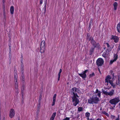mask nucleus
<instances>
[{"label":"nucleus","mask_w":120,"mask_h":120,"mask_svg":"<svg viewBox=\"0 0 120 120\" xmlns=\"http://www.w3.org/2000/svg\"><path fill=\"white\" fill-rule=\"evenodd\" d=\"M3 13H4V19H6V16L5 14V6H4L3 5Z\"/></svg>","instance_id":"25"},{"label":"nucleus","mask_w":120,"mask_h":120,"mask_svg":"<svg viewBox=\"0 0 120 120\" xmlns=\"http://www.w3.org/2000/svg\"><path fill=\"white\" fill-rule=\"evenodd\" d=\"M79 90L78 88L74 87L72 89L71 92V95H72V96H78L76 92H79Z\"/></svg>","instance_id":"4"},{"label":"nucleus","mask_w":120,"mask_h":120,"mask_svg":"<svg viewBox=\"0 0 120 120\" xmlns=\"http://www.w3.org/2000/svg\"><path fill=\"white\" fill-rule=\"evenodd\" d=\"M43 0H40V4H41L42 3V1Z\"/></svg>","instance_id":"45"},{"label":"nucleus","mask_w":120,"mask_h":120,"mask_svg":"<svg viewBox=\"0 0 120 120\" xmlns=\"http://www.w3.org/2000/svg\"><path fill=\"white\" fill-rule=\"evenodd\" d=\"M9 53H11V50H9Z\"/></svg>","instance_id":"57"},{"label":"nucleus","mask_w":120,"mask_h":120,"mask_svg":"<svg viewBox=\"0 0 120 120\" xmlns=\"http://www.w3.org/2000/svg\"><path fill=\"white\" fill-rule=\"evenodd\" d=\"M116 120H119V115H118V118H116Z\"/></svg>","instance_id":"55"},{"label":"nucleus","mask_w":120,"mask_h":120,"mask_svg":"<svg viewBox=\"0 0 120 120\" xmlns=\"http://www.w3.org/2000/svg\"><path fill=\"white\" fill-rule=\"evenodd\" d=\"M88 70H85V71H83V72L85 73L86 74V73L88 71Z\"/></svg>","instance_id":"51"},{"label":"nucleus","mask_w":120,"mask_h":120,"mask_svg":"<svg viewBox=\"0 0 120 120\" xmlns=\"http://www.w3.org/2000/svg\"><path fill=\"white\" fill-rule=\"evenodd\" d=\"M118 5V4L116 2H115L113 4V6H114V10H116L117 9V6Z\"/></svg>","instance_id":"16"},{"label":"nucleus","mask_w":120,"mask_h":120,"mask_svg":"<svg viewBox=\"0 0 120 120\" xmlns=\"http://www.w3.org/2000/svg\"><path fill=\"white\" fill-rule=\"evenodd\" d=\"M114 90H112L111 91L109 92L110 96H112L114 93Z\"/></svg>","instance_id":"26"},{"label":"nucleus","mask_w":120,"mask_h":120,"mask_svg":"<svg viewBox=\"0 0 120 120\" xmlns=\"http://www.w3.org/2000/svg\"><path fill=\"white\" fill-rule=\"evenodd\" d=\"M9 50H11V46H9Z\"/></svg>","instance_id":"56"},{"label":"nucleus","mask_w":120,"mask_h":120,"mask_svg":"<svg viewBox=\"0 0 120 120\" xmlns=\"http://www.w3.org/2000/svg\"><path fill=\"white\" fill-rule=\"evenodd\" d=\"M114 61H116L118 58V56L117 55L115 54H114Z\"/></svg>","instance_id":"28"},{"label":"nucleus","mask_w":120,"mask_h":120,"mask_svg":"<svg viewBox=\"0 0 120 120\" xmlns=\"http://www.w3.org/2000/svg\"><path fill=\"white\" fill-rule=\"evenodd\" d=\"M118 83L119 84L120 83V74L118 76Z\"/></svg>","instance_id":"39"},{"label":"nucleus","mask_w":120,"mask_h":120,"mask_svg":"<svg viewBox=\"0 0 120 120\" xmlns=\"http://www.w3.org/2000/svg\"><path fill=\"white\" fill-rule=\"evenodd\" d=\"M10 11L11 14H13L14 12V8L13 6H12L10 8Z\"/></svg>","instance_id":"19"},{"label":"nucleus","mask_w":120,"mask_h":120,"mask_svg":"<svg viewBox=\"0 0 120 120\" xmlns=\"http://www.w3.org/2000/svg\"><path fill=\"white\" fill-rule=\"evenodd\" d=\"M83 108L82 107H80L78 108V111L79 112L82 111V110Z\"/></svg>","instance_id":"31"},{"label":"nucleus","mask_w":120,"mask_h":120,"mask_svg":"<svg viewBox=\"0 0 120 120\" xmlns=\"http://www.w3.org/2000/svg\"><path fill=\"white\" fill-rule=\"evenodd\" d=\"M15 91L17 94H18L19 93V91L18 89L15 90Z\"/></svg>","instance_id":"41"},{"label":"nucleus","mask_w":120,"mask_h":120,"mask_svg":"<svg viewBox=\"0 0 120 120\" xmlns=\"http://www.w3.org/2000/svg\"><path fill=\"white\" fill-rule=\"evenodd\" d=\"M9 57L10 58H11V53H9Z\"/></svg>","instance_id":"54"},{"label":"nucleus","mask_w":120,"mask_h":120,"mask_svg":"<svg viewBox=\"0 0 120 120\" xmlns=\"http://www.w3.org/2000/svg\"><path fill=\"white\" fill-rule=\"evenodd\" d=\"M111 118H112V119H114V118L115 116H113L112 115H111Z\"/></svg>","instance_id":"42"},{"label":"nucleus","mask_w":120,"mask_h":120,"mask_svg":"<svg viewBox=\"0 0 120 120\" xmlns=\"http://www.w3.org/2000/svg\"><path fill=\"white\" fill-rule=\"evenodd\" d=\"M79 90L78 88L74 87L72 89L71 92V95H72V96H78L76 92H79Z\"/></svg>","instance_id":"5"},{"label":"nucleus","mask_w":120,"mask_h":120,"mask_svg":"<svg viewBox=\"0 0 120 120\" xmlns=\"http://www.w3.org/2000/svg\"><path fill=\"white\" fill-rule=\"evenodd\" d=\"M99 101L98 98L97 97V95L95 93L93 94V95L92 97L88 100V103L90 104H93L94 103H98Z\"/></svg>","instance_id":"1"},{"label":"nucleus","mask_w":120,"mask_h":120,"mask_svg":"<svg viewBox=\"0 0 120 120\" xmlns=\"http://www.w3.org/2000/svg\"><path fill=\"white\" fill-rule=\"evenodd\" d=\"M120 101L119 98H115L110 100L109 101V102L112 104L116 105Z\"/></svg>","instance_id":"3"},{"label":"nucleus","mask_w":120,"mask_h":120,"mask_svg":"<svg viewBox=\"0 0 120 120\" xmlns=\"http://www.w3.org/2000/svg\"><path fill=\"white\" fill-rule=\"evenodd\" d=\"M54 118L53 117H52V116L50 118V120H53L54 119Z\"/></svg>","instance_id":"44"},{"label":"nucleus","mask_w":120,"mask_h":120,"mask_svg":"<svg viewBox=\"0 0 120 120\" xmlns=\"http://www.w3.org/2000/svg\"><path fill=\"white\" fill-rule=\"evenodd\" d=\"M110 39L113 40L115 42L117 43L118 41L119 38L118 37L115 35H112L110 38Z\"/></svg>","instance_id":"8"},{"label":"nucleus","mask_w":120,"mask_h":120,"mask_svg":"<svg viewBox=\"0 0 120 120\" xmlns=\"http://www.w3.org/2000/svg\"><path fill=\"white\" fill-rule=\"evenodd\" d=\"M95 48L94 47H92L91 48L90 50L89 54L90 55H91L93 53L94 51Z\"/></svg>","instance_id":"15"},{"label":"nucleus","mask_w":120,"mask_h":120,"mask_svg":"<svg viewBox=\"0 0 120 120\" xmlns=\"http://www.w3.org/2000/svg\"><path fill=\"white\" fill-rule=\"evenodd\" d=\"M25 86L24 84H23L21 87V91L22 93H23L24 91Z\"/></svg>","instance_id":"23"},{"label":"nucleus","mask_w":120,"mask_h":120,"mask_svg":"<svg viewBox=\"0 0 120 120\" xmlns=\"http://www.w3.org/2000/svg\"><path fill=\"white\" fill-rule=\"evenodd\" d=\"M88 70H85V71H83V72L85 73L86 74V73L88 71Z\"/></svg>","instance_id":"50"},{"label":"nucleus","mask_w":120,"mask_h":120,"mask_svg":"<svg viewBox=\"0 0 120 120\" xmlns=\"http://www.w3.org/2000/svg\"><path fill=\"white\" fill-rule=\"evenodd\" d=\"M62 71V69H60V70L58 74V75H60V73Z\"/></svg>","instance_id":"38"},{"label":"nucleus","mask_w":120,"mask_h":120,"mask_svg":"<svg viewBox=\"0 0 120 120\" xmlns=\"http://www.w3.org/2000/svg\"><path fill=\"white\" fill-rule=\"evenodd\" d=\"M93 38L90 36L89 34H87L86 36V39L88 41H91L92 40V39H93Z\"/></svg>","instance_id":"13"},{"label":"nucleus","mask_w":120,"mask_h":120,"mask_svg":"<svg viewBox=\"0 0 120 120\" xmlns=\"http://www.w3.org/2000/svg\"><path fill=\"white\" fill-rule=\"evenodd\" d=\"M45 41H42L41 42V45L40 47V51L41 53H44L45 49Z\"/></svg>","instance_id":"2"},{"label":"nucleus","mask_w":120,"mask_h":120,"mask_svg":"<svg viewBox=\"0 0 120 120\" xmlns=\"http://www.w3.org/2000/svg\"><path fill=\"white\" fill-rule=\"evenodd\" d=\"M94 75V73H92V74H90V77H92Z\"/></svg>","instance_id":"35"},{"label":"nucleus","mask_w":120,"mask_h":120,"mask_svg":"<svg viewBox=\"0 0 120 120\" xmlns=\"http://www.w3.org/2000/svg\"><path fill=\"white\" fill-rule=\"evenodd\" d=\"M97 120H101V119L98 118Z\"/></svg>","instance_id":"62"},{"label":"nucleus","mask_w":120,"mask_h":120,"mask_svg":"<svg viewBox=\"0 0 120 120\" xmlns=\"http://www.w3.org/2000/svg\"><path fill=\"white\" fill-rule=\"evenodd\" d=\"M18 120H20V117H19V116L18 117Z\"/></svg>","instance_id":"58"},{"label":"nucleus","mask_w":120,"mask_h":120,"mask_svg":"<svg viewBox=\"0 0 120 120\" xmlns=\"http://www.w3.org/2000/svg\"><path fill=\"white\" fill-rule=\"evenodd\" d=\"M56 112H54L52 114V116L55 118V117L56 116Z\"/></svg>","instance_id":"34"},{"label":"nucleus","mask_w":120,"mask_h":120,"mask_svg":"<svg viewBox=\"0 0 120 120\" xmlns=\"http://www.w3.org/2000/svg\"><path fill=\"white\" fill-rule=\"evenodd\" d=\"M40 107L39 106L38 107V109H37V111H38V112H39V109H40Z\"/></svg>","instance_id":"46"},{"label":"nucleus","mask_w":120,"mask_h":120,"mask_svg":"<svg viewBox=\"0 0 120 120\" xmlns=\"http://www.w3.org/2000/svg\"><path fill=\"white\" fill-rule=\"evenodd\" d=\"M90 115V114L89 113L86 112L85 113L86 116L87 117H89Z\"/></svg>","instance_id":"32"},{"label":"nucleus","mask_w":120,"mask_h":120,"mask_svg":"<svg viewBox=\"0 0 120 120\" xmlns=\"http://www.w3.org/2000/svg\"><path fill=\"white\" fill-rule=\"evenodd\" d=\"M90 42L93 46H95V44L96 43V42L94 40L93 38L91 40Z\"/></svg>","instance_id":"17"},{"label":"nucleus","mask_w":120,"mask_h":120,"mask_svg":"<svg viewBox=\"0 0 120 120\" xmlns=\"http://www.w3.org/2000/svg\"><path fill=\"white\" fill-rule=\"evenodd\" d=\"M17 74H14V81L15 83H17Z\"/></svg>","instance_id":"24"},{"label":"nucleus","mask_w":120,"mask_h":120,"mask_svg":"<svg viewBox=\"0 0 120 120\" xmlns=\"http://www.w3.org/2000/svg\"><path fill=\"white\" fill-rule=\"evenodd\" d=\"M15 115L14 109H11L10 111L9 116L12 118L14 117Z\"/></svg>","instance_id":"9"},{"label":"nucleus","mask_w":120,"mask_h":120,"mask_svg":"<svg viewBox=\"0 0 120 120\" xmlns=\"http://www.w3.org/2000/svg\"><path fill=\"white\" fill-rule=\"evenodd\" d=\"M110 108L111 109H113V108L112 107H111Z\"/></svg>","instance_id":"59"},{"label":"nucleus","mask_w":120,"mask_h":120,"mask_svg":"<svg viewBox=\"0 0 120 120\" xmlns=\"http://www.w3.org/2000/svg\"><path fill=\"white\" fill-rule=\"evenodd\" d=\"M11 63V59L10 58L9 59V64H10Z\"/></svg>","instance_id":"53"},{"label":"nucleus","mask_w":120,"mask_h":120,"mask_svg":"<svg viewBox=\"0 0 120 120\" xmlns=\"http://www.w3.org/2000/svg\"><path fill=\"white\" fill-rule=\"evenodd\" d=\"M69 118L66 117L65 119L64 120H69Z\"/></svg>","instance_id":"48"},{"label":"nucleus","mask_w":120,"mask_h":120,"mask_svg":"<svg viewBox=\"0 0 120 120\" xmlns=\"http://www.w3.org/2000/svg\"><path fill=\"white\" fill-rule=\"evenodd\" d=\"M90 120H94V119H90Z\"/></svg>","instance_id":"64"},{"label":"nucleus","mask_w":120,"mask_h":120,"mask_svg":"<svg viewBox=\"0 0 120 120\" xmlns=\"http://www.w3.org/2000/svg\"><path fill=\"white\" fill-rule=\"evenodd\" d=\"M98 70L100 72V73H101L100 71V69L99 68H98Z\"/></svg>","instance_id":"61"},{"label":"nucleus","mask_w":120,"mask_h":120,"mask_svg":"<svg viewBox=\"0 0 120 120\" xmlns=\"http://www.w3.org/2000/svg\"><path fill=\"white\" fill-rule=\"evenodd\" d=\"M107 51H106L105 52H104L102 56L104 57H106V56L108 54V53Z\"/></svg>","instance_id":"18"},{"label":"nucleus","mask_w":120,"mask_h":120,"mask_svg":"<svg viewBox=\"0 0 120 120\" xmlns=\"http://www.w3.org/2000/svg\"><path fill=\"white\" fill-rule=\"evenodd\" d=\"M103 93L107 95H108V92L107 91H105L103 90Z\"/></svg>","instance_id":"30"},{"label":"nucleus","mask_w":120,"mask_h":120,"mask_svg":"<svg viewBox=\"0 0 120 120\" xmlns=\"http://www.w3.org/2000/svg\"><path fill=\"white\" fill-rule=\"evenodd\" d=\"M107 45V47L108 48H109L110 47V45H109V44L108 43H106Z\"/></svg>","instance_id":"43"},{"label":"nucleus","mask_w":120,"mask_h":120,"mask_svg":"<svg viewBox=\"0 0 120 120\" xmlns=\"http://www.w3.org/2000/svg\"><path fill=\"white\" fill-rule=\"evenodd\" d=\"M117 28L118 32L120 33V23L117 25Z\"/></svg>","instance_id":"20"},{"label":"nucleus","mask_w":120,"mask_h":120,"mask_svg":"<svg viewBox=\"0 0 120 120\" xmlns=\"http://www.w3.org/2000/svg\"><path fill=\"white\" fill-rule=\"evenodd\" d=\"M111 85L113 88H114L115 87V85L113 84V83L111 84Z\"/></svg>","instance_id":"47"},{"label":"nucleus","mask_w":120,"mask_h":120,"mask_svg":"<svg viewBox=\"0 0 120 120\" xmlns=\"http://www.w3.org/2000/svg\"><path fill=\"white\" fill-rule=\"evenodd\" d=\"M111 77L109 75H108L105 78V83H107V85H108V80H110V79H111Z\"/></svg>","instance_id":"12"},{"label":"nucleus","mask_w":120,"mask_h":120,"mask_svg":"<svg viewBox=\"0 0 120 120\" xmlns=\"http://www.w3.org/2000/svg\"><path fill=\"white\" fill-rule=\"evenodd\" d=\"M25 77L24 76V72H22L21 74V79L22 80V82H23L25 80Z\"/></svg>","instance_id":"11"},{"label":"nucleus","mask_w":120,"mask_h":120,"mask_svg":"<svg viewBox=\"0 0 120 120\" xmlns=\"http://www.w3.org/2000/svg\"><path fill=\"white\" fill-rule=\"evenodd\" d=\"M108 81H109V83L111 84H113V83H112V80H109Z\"/></svg>","instance_id":"40"},{"label":"nucleus","mask_w":120,"mask_h":120,"mask_svg":"<svg viewBox=\"0 0 120 120\" xmlns=\"http://www.w3.org/2000/svg\"><path fill=\"white\" fill-rule=\"evenodd\" d=\"M60 75H58V81H59L60 80Z\"/></svg>","instance_id":"52"},{"label":"nucleus","mask_w":120,"mask_h":120,"mask_svg":"<svg viewBox=\"0 0 120 120\" xmlns=\"http://www.w3.org/2000/svg\"><path fill=\"white\" fill-rule=\"evenodd\" d=\"M100 91H99L98 89H97L96 90V92H95V93L96 94V93H97L98 92Z\"/></svg>","instance_id":"49"},{"label":"nucleus","mask_w":120,"mask_h":120,"mask_svg":"<svg viewBox=\"0 0 120 120\" xmlns=\"http://www.w3.org/2000/svg\"><path fill=\"white\" fill-rule=\"evenodd\" d=\"M77 97H79L78 96L72 97L73 105H77L79 102V100Z\"/></svg>","instance_id":"6"},{"label":"nucleus","mask_w":120,"mask_h":120,"mask_svg":"<svg viewBox=\"0 0 120 120\" xmlns=\"http://www.w3.org/2000/svg\"><path fill=\"white\" fill-rule=\"evenodd\" d=\"M115 61H114V60H111V61H110V64H112V63L114 62Z\"/></svg>","instance_id":"37"},{"label":"nucleus","mask_w":120,"mask_h":120,"mask_svg":"<svg viewBox=\"0 0 120 120\" xmlns=\"http://www.w3.org/2000/svg\"><path fill=\"white\" fill-rule=\"evenodd\" d=\"M102 113H103V114H104L106 115L108 117H109V115L108 113L106 112L105 111H104Z\"/></svg>","instance_id":"29"},{"label":"nucleus","mask_w":120,"mask_h":120,"mask_svg":"<svg viewBox=\"0 0 120 120\" xmlns=\"http://www.w3.org/2000/svg\"><path fill=\"white\" fill-rule=\"evenodd\" d=\"M15 90L18 89V84L17 83H15Z\"/></svg>","instance_id":"33"},{"label":"nucleus","mask_w":120,"mask_h":120,"mask_svg":"<svg viewBox=\"0 0 120 120\" xmlns=\"http://www.w3.org/2000/svg\"><path fill=\"white\" fill-rule=\"evenodd\" d=\"M47 0H45V6H44V11L45 13L46 11V5L47 4Z\"/></svg>","instance_id":"27"},{"label":"nucleus","mask_w":120,"mask_h":120,"mask_svg":"<svg viewBox=\"0 0 120 120\" xmlns=\"http://www.w3.org/2000/svg\"><path fill=\"white\" fill-rule=\"evenodd\" d=\"M22 93V97H23V96L24 94L23 93Z\"/></svg>","instance_id":"60"},{"label":"nucleus","mask_w":120,"mask_h":120,"mask_svg":"<svg viewBox=\"0 0 120 120\" xmlns=\"http://www.w3.org/2000/svg\"><path fill=\"white\" fill-rule=\"evenodd\" d=\"M104 62L103 60L101 58H99L96 61V64L98 66H101L103 64Z\"/></svg>","instance_id":"7"},{"label":"nucleus","mask_w":120,"mask_h":120,"mask_svg":"<svg viewBox=\"0 0 120 120\" xmlns=\"http://www.w3.org/2000/svg\"><path fill=\"white\" fill-rule=\"evenodd\" d=\"M94 45L95 46H94L95 48V47H97L98 48H100V45L98 43H96V44H95V45Z\"/></svg>","instance_id":"21"},{"label":"nucleus","mask_w":120,"mask_h":120,"mask_svg":"<svg viewBox=\"0 0 120 120\" xmlns=\"http://www.w3.org/2000/svg\"><path fill=\"white\" fill-rule=\"evenodd\" d=\"M97 93H98V96L99 97L101 96V92L100 91L98 92Z\"/></svg>","instance_id":"36"},{"label":"nucleus","mask_w":120,"mask_h":120,"mask_svg":"<svg viewBox=\"0 0 120 120\" xmlns=\"http://www.w3.org/2000/svg\"><path fill=\"white\" fill-rule=\"evenodd\" d=\"M24 66L23 63L21 65V71L22 72H24Z\"/></svg>","instance_id":"22"},{"label":"nucleus","mask_w":120,"mask_h":120,"mask_svg":"<svg viewBox=\"0 0 120 120\" xmlns=\"http://www.w3.org/2000/svg\"><path fill=\"white\" fill-rule=\"evenodd\" d=\"M56 94H55L53 97V101L52 103V105H54L55 104L56 98Z\"/></svg>","instance_id":"14"},{"label":"nucleus","mask_w":120,"mask_h":120,"mask_svg":"<svg viewBox=\"0 0 120 120\" xmlns=\"http://www.w3.org/2000/svg\"><path fill=\"white\" fill-rule=\"evenodd\" d=\"M41 95H40V97H39V98H40H40H41Z\"/></svg>","instance_id":"63"},{"label":"nucleus","mask_w":120,"mask_h":120,"mask_svg":"<svg viewBox=\"0 0 120 120\" xmlns=\"http://www.w3.org/2000/svg\"><path fill=\"white\" fill-rule=\"evenodd\" d=\"M78 74L83 79H85L86 77V74L84 73L83 72L81 74L78 73Z\"/></svg>","instance_id":"10"}]
</instances>
